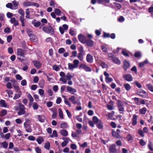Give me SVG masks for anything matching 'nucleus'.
<instances>
[{"instance_id": "nucleus-1", "label": "nucleus", "mask_w": 153, "mask_h": 153, "mask_svg": "<svg viewBox=\"0 0 153 153\" xmlns=\"http://www.w3.org/2000/svg\"><path fill=\"white\" fill-rule=\"evenodd\" d=\"M30 120L27 119L25 120V122L24 124L26 131L28 132H31L32 131V129L30 125Z\"/></svg>"}, {"instance_id": "nucleus-2", "label": "nucleus", "mask_w": 153, "mask_h": 153, "mask_svg": "<svg viewBox=\"0 0 153 153\" xmlns=\"http://www.w3.org/2000/svg\"><path fill=\"white\" fill-rule=\"evenodd\" d=\"M42 29L46 33H51V34H53L54 33L53 29L51 26L43 27Z\"/></svg>"}, {"instance_id": "nucleus-3", "label": "nucleus", "mask_w": 153, "mask_h": 153, "mask_svg": "<svg viewBox=\"0 0 153 153\" xmlns=\"http://www.w3.org/2000/svg\"><path fill=\"white\" fill-rule=\"evenodd\" d=\"M117 107L120 114H123L124 111V105L122 104V101L120 100H117Z\"/></svg>"}, {"instance_id": "nucleus-4", "label": "nucleus", "mask_w": 153, "mask_h": 153, "mask_svg": "<svg viewBox=\"0 0 153 153\" xmlns=\"http://www.w3.org/2000/svg\"><path fill=\"white\" fill-rule=\"evenodd\" d=\"M65 79L64 77H62L60 78V81L64 83H66L67 80H71V79L73 77V76L71 75L70 73H68L65 76Z\"/></svg>"}, {"instance_id": "nucleus-5", "label": "nucleus", "mask_w": 153, "mask_h": 153, "mask_svg": "<svg viewBox=\"0 0 153 153\" xmlns=\"http://www.w3.org/2000/svg\"><path fill=\"white\" fill-rule=\"evenodd\" d=\"M137 94L143 98H148V95L147 93L144 90H141L137 91Z\"/></svg>"}, {"instance_id": "nucleus-6", "label": "nucleus", "mask_w": 153, "mask_h": 153, "mask_svg": "<svg viewBox=\"0 0 153 153\" xmlns=\"http://www.w3.org/2000/svg\"><path fill=\"white\" fill-rule=\"evenodd\" d=\"M19 111L18 112V114L19 115H21L24 114L25 113V108L24 105L19 103Z\"/></svg>"}, {"instance_id": "nucleus-7", "label": "nucleus", "mask_w": 153, "mask_h": 153, "mask_svg": "<svg viewBox=\"0 0 153 153\" xmlns=\"http://www.w3.org/2000/svg\"><path fill=\"white\" fill-rule=\"evenodd\" d=\"M116 145L115 144L111 145L109 147V150L110 153H116L117 152V150L116 148Z\"/></svg>"}, {"instance_id": "nucleus-8", "label": "nucleus", "mask_w": 153, "mask_h": 153, "mask_svg": "<svg viewBox=\"0 0 153 153\" xmlns=\"http://www.w3.org/2000/svg\"><path fill=\"white\" fill-rule=\"evenodd\" d=\"M123 78L125 80L128 82H131L133 80V77L130 74H126L123 75Z\"/></svg>"}, {"instance_id": "nucleus-9", "label": "nucleus", "mask_w": 153, "mask_h": 153, "mask_svg": "<svg viewBox=\"0 0 153 153\" xmlns=\"http://www.w3.org/2000/svg\"><path fill=\"white\" fill-rule=\"evenodd\" d=\"M79 68H82L84 69L85 71L87 72H90L91 71V69L88 66L85 64H81L80 65Z\"/></svg>"}, {"instance_id": "nucleus-10", "label": "nucleus", "mask_w": 153, "mask_h": 153, "mask_svg": "<svg viewBox=\"0 0 153 153\" xmlns=\"http://www.w3.org/2000/svg\"><path fill=\"white\" fill-rule=\"evenodd\" d=\"M62 27H59V30L60 33L62 34H63L65 30H66L68 28V26L66 24H64L62 25Z\"/></svg>"}, {"instance_id": "nucleus-11", "label": "nucleus", "mask_w": 153, "mask_h": 153, "mask_svg": "<svg viewBox=\"0 0 153 153\" xmlns=\"http://www.w3.org/2000/svg\"><path fill=\"white\" fill-rule=\"evenodd\" d=\"M17 54L18 56H21L25 57L24 51L21 48H18L17 49Z\"/></svg>"}, {"instance_id": "nucleus-12", "label": "nucleus", "mask_w": 153, "mask_h": 153, "mask_svg": "<svg viewBox=\"0 0 153 153\" xmlns=\"http://www.w3.org/2000/svg\"><path fill=\"white\" fill-rule=\"evenodd\" d=\"M67 89L68 92L72 94H74L76 92V90L73 88L71 87L67 86Z\"/></svg>"}, {"instance_id": "nucleus-13", "label": "nucleus", "mask_w": 153, "mask_h": 153, "mask_svg": "<svg viewBox=\"0 0 153 153\" xmlns=\"http://www.w3.org/2000/svg\"><path fill=\"white\" fill-rule=\"evenodd\" d=\"M130 64L129 62L126 61L125 60L123 62V68L125 71H126L127 69L129 67Z\"/></svg>"}, {"instance_id": "nucleus-14", "label": "nucleus", "mask_w": 153, "mask_h": 153, "mask_svg": "<svg viewBox=\"0 0 153 153\" xmlns=\"http://www.w3.org/2000/svg\"><path fill=\"white\" fill-rule=\"evenodd\" d=\"M137 115L136 114H134L132 118L131 119V121L132 122V124L133 126H135L137 124Z\"/></svg>"}, {"instance_id": "nucleus-15", "label": "nucleus", "mask_w": 153, "mask_h": 153, "mask_svg": "<svg viewBox=\"0 0 153 153\" xmlns=\"http://www.w3.org/2000/svg\"><path fill=\"white\" fill-rule=\"evenodd\" d=\"M78 38L79 40L82 43H84L86 41V39L85 37L81 34H80L78 35Z\"/></svg>"}, {"instance_id": "nucleus-16", "label": "nucleus", "mask_w": 153, "mask_h": 153, "mask_svg": "<svg viewBox=\"0 0 153 153\" xmlns=\"http://www.w3.org/2000/svg\"><path fill=\"white\" fill-rule=\"evenodd\" d=\"M86 60L87 62L90 63H91L93 62V56L91 55L88 54L86 56Z\"/></svg>"}, {"instance_id": "nucleus-17", "label": "nucleus", "mask_w": 153, "mask_h": 153, "mask_svg": "<svg viewBox=\"0 0 153 153\" xmlns=\"http://www.w3.org/2000/svg\"><path fill=\"white\" fill-rule=\"evenodd\" d=\"M13 4L12 8L13 10H16L18 8L19 2L15 0H14L12 2Z\"/></svg>"}, {"instance_id": "nucleus-18", "label": "nucleus", "mask_w": 153, "mask_h": 153, "mask_svg": "<svg viewBox=\"0 0 153 153\" xmlns=\"http://www.w3.org/2000/svg\"><path fill=\"white\" fill-rule=\"evenodd\" d=\"M112 60L113 62L117 65H119L121 64L120 61L116 57L113 58Z\"/></svg>"}, {"instance_id": "nucleus-19", "label": "nucleus", "mask_w": 153, "mask_h": 153, "mask_svg": "<svg viewBox=\"0 0 153 153\" xmlns=\"http://www.w3.org/2000/svg\"><path fill=\"white\" fill-rule=\"evenodd\" d=\"M110 38L112 39H114L116 37L115 34L112 33L111 35L109 33H106V38Z\"/></svg>"}, {"instance_id": "nucleus-20", "label": "nucleus", "mask_w": 153, "mask_h": 153, "mask_svg": "<svg viewBox=\"0 0 153 153\" xmlns=\"http://www.w3.org/2000/svg\"><path fill=\"white\" fill-rule=\"evenodd\" d=\"M109 74L106 72V82L107 83H110L111 82L113 79L111 78H110L109 77Z\"/></svg>"}, {"instance_id": "nucleus-21", "label": "nucleus", "mask_w": 153, "mask_h": 153, "mask_svg": "<svg viewBox=\"0 0 153 153\" xmlns=\"http://www.w3.org/2000/svg\"><path fill=\"white\" fill-rule=\"evenodd\" d=\"M38 120L41 122L44 123L45 120V117L43 115H38Z\"/></svg>"}, {"instance_id": "nucleus-22", "label": "nucleus", "mask_w": 153, "mask_h": 153, "mask_svg": "<svg viewBox=\"0 0 153 153\" xmlns=\"http://www.w3.org/2000/svg\"><path fill=\"white\" fill-rule=\"evenodd\" d=\"M34 66L37 68H39L41 66V64L37 61H35L33 62Z\"/></svg>"}, {"instance_id": "nucleus-23", "label": "nucleus", "mask_w": 153, "mask_h": 153, "mask_svg": "<svg viewBox=\"0 0 153 153\" xmlns=\"http://www.w3.org/2000/svg\"><path fill=\"white\" fill-rule=\"evenodd\" d=\"M85 43H86L87 45L89 47H92L93 45V42L90 39L87 40H86Z\"/></svg>"}, {"instance_id": "nucleus-24", "label": "nucleus", "mask_w": 153, "mask_h": 153, "mask_svg": "<svg viewBox=\"0 0 153 153\" xmlns=\"http://www.w3.org/2000/svg\"><path fill=\"white\" fill-rule=\"evenodd\" d=\"M148 63L147 60H145L143 62H140L139 64V65L140 68L143 67L145 64H147Z\"/></svg>"}, {"instance_id": "nucleus-25", "label": "nucleus", "mask_w": 153, "mask_h": 153, "mask_svg": "<svg viewBox=\"0 0 153 153\" xmlns=\"http://www.w3.org/2000/svg\"><path fill=\"white\" fill-rule=\"evenodd\" d=\"M61 134L64 137H66L68 135L67 131L65 129H62L60 132Z\"/></svg>"}, {"instance_id": "nucleus-26", "label": "nucleus", "mask_w": 153, "mask_h": 153, "mask_svg": "<svg viewBox=\"0 0 153 153\" xmlns=\"http://www.w3.org/2000/svg\"><path fill=\"white\" fill-rule=\"evenodd\" d=\"M147 111V109L146 107H143L139 110V111L140 114L144 115Z\"/></svg>"}, {"instance_id": "nucleus-27", "label": "nucleus", "mask_w": 153, "mask_h": 153, "mask_svg": "<svg viewBox=\"0 0 153 153\" xmlns=\"http://www.w3.org/2000/svg\"><path fill=\"white\" fill-rule=\"evenodd\" d=\"M75 97L74 96H72L71 97L69 98V100L71 102L74 104H76L77 103V101L75 100Z\"/></svg>"}, {"instance_id": "nucleus-28", "label": "nucleus", "mask_w": 153, "mask_h": 153, "mask_svg": "<svg viewBox=\"0 0 153 153\" xmlns=\"http://www.w3.org/2000/svg\"><path fill=\"white\" fill-rule=\"evenodd\" d=\"M112 136L116 138H119L120 137V135L118 134V133H116V132L115 131H112Z\"/></svg>"}, {"instance_id": "nucleus-29", "label": "nucleus", "mask_w": 153, "mask_h": 153, "mask_svg": "<svg viewBox=\"0 0 153 153\" xmlns=\"http://www.w3.org/2000/svg\"><path fill=\"white\" fill-rule=\"evenodd\" d=\"M92 120L93 122L95 124H97L100 121L95 116H94L93 117Z\"/></svg>"}, {"instance_id": "nucleus-30", "label": "nucleus", "mask_w": 153, "mask_h": 153, "mask_svg": "<svg viewBox=\"0 0 153 153\" xmlns=\"http://www.w3.org/2000/svg\"><path fill=\"white\" fill-rule=\"evenodd\" d=\"M124 86L127 91H129L131 88L129 84L128 83L125 84L124 85Z\"/></svg>"}, {"instance_id": "nucleus-31", "label": "nucleus", "mask_w": 153, "mask_h": 153, "mask_svg": "<svg viewBox=\"0 0 153 153\" xmlns=\"http://www.w3.org/2000/svg\"><path fill=\"white\" fill-rule=\"evenodd\" d=\"M73 64L75 66V68H77L78 67V65L79 63V61L76 59H74L73 61Z\"/></svg>"}, {"instance_id": "nucleus-32", "label": "nucleus", "mask_w": 153, "mask_h": 153, "mask_svg": "<svg viewBox=\"0 0 153 153\" xmlns=\"http://www.w3.org/2000/svg\"><path fill=\"white\" fill-rule=\"evenodd\" d=\"M77 58L80 61H82L83 59V53H79L78 54Z\"/></svg>"}, {"instance_id": "nucleus-33", "label": "nucleus", "mask_w": 153, "mask_h": 153, "mask_svg": "<svg viewBox=\"0 0 153 153\" xmlns=\"http://www.w3.org/2000/svg\"><path fill=\"white\" fill-rule=\"evenodd\" d=\"M36 20H34L33 21H32V24L34 25V26L36 27H37L40 26L41 24V23L40 22H35Z\"/></svg>"}, {"instance_id": "nucleus-34", "label": "nucleus", "mask_w": 153, "mask_h": 153, "mask_svg": "<svg viewBox=\"0 0 153 153\" xmlns=\"http://www.w3.org/2000/svg\"><path fill=\"white\" fill-rule=\"evenodd\" d=\"M148 89L151 91L153 92V86L150 84H147L146 85Z\"/></svg>"}, {"instance_id": "nucleus-35", "label": "nucleus", "mask_w": 153, "mask_h": 153, "mask_svg": "<svg viewBox=\"0 0 153 153\" xmlns=\"http://www.w3.org/2000/svg\"><path fill=\"white\" fill-rule=\"evenodd\" d=\"M13 87L16 92L17 93H21L20 88L18 85H13Z\"/></svg>"}, {"instance_id": "nucleus-36", "label": "nucleus", "mask_w": 153, "mask_h": 153, "mask_svg": "<svg viewBox=\"0 0 153 153\" xmlns=\"http://www.w3.org/2000/svg\"><path fill=\"white\" fill-rule=\"evenodd\" d=\"M43 141V138L41 137H39V138L36 139V141L39 144H41Z\"/></svg>"}, {"instance_id": "nucleus-37", "label": "nucleus", "mask_w": 153, "mask_h": 153, "mask_svg": "<svg viewBox=\"0 0 153 153\" xmlns=\"http://www.w3.org/2000/svg\"><path fill=\"white\" fill-rule=\"evenodd\" d=\"M68 69L70 70H73L74 68H75L74 66L71 63H68Z\"/></svg>"}, {"instance_id": "nucleus-38", "label": "nucleus", "mask_w": 153, "mask_h": 153, "mask_svg": "<svg viewBox=\"0 0 153 153\" xmlns=\"http://www.w3.org/2000/svg\"><path fill=\"white\" fill-rule=\"evenodd\" d=\"M22 93L21 92L19 93H16L15 94V96L13 98V100H16L18 98H19L20 97Z\"/></svg>"}, {"instance_id": "nucleus-39", "label": "nucleus", "mask_w": 153, "mask_h": 153, "mask_svg": "<svg viewBox=\"0 0 153 153\" xmlns=\"http://www.w3.org/2000/svg\"><path fill=\"white\" fill-rule=\"evenodd\" d=\"M61 128H66L68 127V125L66 123H62L60 125Z\"/></svg>"}, {"instance_id": "nucleus-40", "label": "nucleus", "mask_w": 153, "mask_h": 153, "mask_svg": "<svg viewBox=\"0 0 153 153\" xmlns=\"http://www.w3.org/2000/svg\"><path fill=\"white\" fill-rule=\"evenodd\" d=\"M7 114V111L6 110L4 109L2 110L1 111L0 114V116L3 117L6 115Z\"/></svg>"}, {"instance_id": "nucleus-41", "label": "nucleus", "mask_w": 153, "mask_h": 153, "mask_svg": "<svg viewBox=\"0 0 153 153\" xmlns=\"http://www.w3.org/2000/svg\"><path fill=\"white\" fill-rule=\"evenodd\" d=\"M59 115L61 119H63V114L61 109L60 108L58 110Z\"/></svg>"}, {"instance_id": "nucleus-42", "label": "nucleus", "mask_w": 153, "mask_h": 153, "mask_svg": "<svg viewBox=\"0 0 153 153\" xmlns=\"http://www.w3.org/2000/svg\"><path fill=\"white\" fill-rule=\"evenodd\" d=\"M45 84L44 80H40L39 82V85L40 87L41 88H43Z\"/></svg>"}, {"instance_id": "nucleus-43", "label": "nucleus", "mask_w": 153, "mask_h": 153, "mask_svg": "<svg viewBox=\"0 0 153 153\" xmlns=\"http://www.w3.org/2000/svg\"><path fill=\"white\" fill-rule=\"evenodd\" d=\"M114 111H111V113H108L107 116L109 118L111 119L112 117H113V115L114 114Z\"/></svg>"}, {"instance_id": "nucleus-44", "label": "nucleus", "mask_w": 153, "mask_h": 153, "mask_svg": "<svg viewBox=\"0 0 153 153\" xmlns=\"http://www.w3.org/2000/svg\"><path fill=\"white\" fill-rule=\"evenodd\" d=\"M96 124L97 128L99 129L102 128L103 127L102 123L101 121H100L99 122Z\"/></svg>"}, {"instance_id": "nucleus-45", "label": "nucleus", "mask_w": 153, "mask_h": 153, "mask_svg": "<svg viewBox=\"0 0 153 153\" xmlns=\"http://www.w3.org/2000/svg\"><path fill=\"white\" fill-rule=\"evenodd\" d=\"M57 131L54 130L53 131L52 134L50 135V137H51L52 138L54 137H57Z\"/></svg>"}, {"instance_id": "nucleus-46", "label": "nucleus", "mask_w": 153, "mask_h": 153, "mask_svg": "<svg viewBox=\"0 0 153 153\" xmlns=\"http://www.w3.org/2000/svg\"><path fill=\"white\" fill-rule=\"evenodd\" d=\"M33 107L34 110H36L38 109L39 106L36 103L34 102L33 103Z\"/></svg>"}, {"instance_id": "nucleus-47", "label": "nucleus", "mask_w": 153, "mask_h": 153, "mask_svg": "<svg viewBox=\"0 0 153 153\" xmlns=\"http://www.w3.org/2000/svg\"><path fill=\"white\" fill-rule=\"evenodd\" d=\"M18 13L21 15V16H25V12L22 9H20L18 10Z\"/></svg>"}, {"instance_id": "nucleus-48", "label": "nucleus", "mask_w": 153, "mask_h": 153, "mask_svg": "<svg viewBox=\"0 0 153 153\" xmlns=\"http://www.w3.org/2000/svg\"><path fill=\"white\" fill-rule=\"evenodd\" d=\"M26 32L29 37H31L33 36L32 32L29 29H27Z\"/></svg>"}, {"instance_id": "nucleus-49", "label": "nucleus", "mask_w": 153, "mask_h": 153, "mask_svg": "<svg viewBox=\"0 0 153 153\" xmlns=\"http://www.w3.org/2000/svg\"><path fill=\"white\" fill-rule=\"evenodd\" d=\"M0 103L2 106L3 107H6L7 105L5 103V100H0Z\"/></svg>"}, {"instance_id": "nucleus-50", "label": "nucleus", "mask_w": 153, "mask_h": 153, "mask_svg": "<svg viewBox=\"0 0 153 153\" xmlns=\"http://www.w3.org/2000/svg\"><path fill=\"white\" fill-rule=\"evenodd\" d=\"M152 143L151 141L149 142V144L148 145V147L149 149L151 151H153V148L152 147Z\"/></svg>"}, {"instance_id": "nucleus-51", "label": "nucleus", "mask_w": 153, "mask_h": 153, "mask_svg": "<svg viewBox=\"0 0 153 153\" xmlns=\"http://www.w3.org/2000/svg\"><path fill=\"white\" fill-rule=\"evenodd\" d=\"M54 11L55 13L58 16L61 13V10L58 8H55Z\"/></svg>"}, {"instance_id": "nucleus-52", "label": "nucleus", "mask_w": 153, "mask_h": 153, "mask_svg": "<svg viewBox=\"0 0 153 153\" xmlns=\"http://www.w3.org/2000/svg\"><path fill=\"white\" fill-rule=\"evenodd\" d=\"M126 138L128 141L132 140H133V137L130 134H128Z\"/></svg>"}, {"instance_id": "nucleus-53", "label": "nucleus", "mask_w": 153, "mask_h": 153, "mask_svg": "<svg viewBox=\"0 0 153 153\" xmlns=\"http://www.w3.org/2000/svg\"><path fill=\"white\" fill-rule=\"evenodd\" d=\"M1 144L4 148L6 149L8 147V144L6 141H4Z\"/></svg>"}, {"instance_id": "nucleus-54", "label": "nucleus", "mask_w": 153, "mask_h": 153, "mask_svg": "<svg viewBox=\"0 0 153 153\" xmlns=\"http://www.w3.org/2000/svg\"><path fill=\"white\" fill-rule=\"evenodd\" d=\"M13 4L12 3H9L6 4V6L7 8L13 10L12 8Z\"/></svg>"}, {"instance_id": "nucleus-55", "label": "nucleus", "mask_w": 153, "mask_h": 153, "mask_svg": "<svg viewBox=\"0 0 153 153\" xmlns=\"http://www.w3.org/2000/svg\"><path fill=\"white\" fill-rule=\"evenodd\" d=\"M148 12L151 14V16L153 17V15L152 13H153V7H149L148 9Z\"/></svg>"}, {"instance_id": "nucleus-56", "label": "nucleus", "mask_w": 153, "mask_h": 153, "mask_svg": "<svg viewBox=\"0 0 153 153\" xmlns=\"http://www.w3.org/2000/svg\"><path fill=\"white\" fill-rule=\"evenodd\" d=\"M50 146V143L49 142H47L45 144L44 147L47 150H49Z\"/></svg>"}, {"instance_id": "nucleus-57", "label": "nucleus", "mask_w": 153, "mask_h": 153, "mask_svg": "<svg viewBox=\"0 0 153 153\" xmlns=\"http://www.w3.org/2000/svg\"><path fill=\"white\" fill-rule=\"evenodd\" d=\"M134 56L136 58H138L139 57H140L141 56V54L140 53V52H136L134 54Z\"/></svg>"}, {"instance_id": "nucleus-58", "label": "nucleus", "mask_w": 153, "mask_h": 153, "mask_svg": "<svg viewBox=\"0 0 153 153\" xmlns=\"http://www.w3.org/2000/svg\"><path fill=\"white\" fill-rule=\"evenodd\" d=\"M64 102L66 105H68L69 107H71V104L68 100V99L66 98H65L64 99Z\"/></svg>"}, {"instance_id": "nucleus-59", "label": "nucleus", "mask_w": 153, "mask_h": 153, "mask_svg": "<svg viewBox=\"0 0 153 153\" xmlns=\"http://www.w3.org/2000/svg\"><path fill=\"white\" fill-rule=\"evenodd\" d=\"M27 96L28 99H29L30 101L32 102L33 101V99L31 94L30 93H28L27 94Z\"/></svg>"}, {"instance_id": "nucleus-60", "label": "nucleus", "mask_w": 153, "mask_h": 153, "mask_svg": "<svg viewBox=\"0 0 153 153\" xmlns=\"http://www.w3.org/2000/svg\"><path fill=\"white\" fill-rule=\"evenodd\" d=\"M140 140L139 143L141 146H144L146 145V143L143 139H141Z\"/></svg>"}, {"instance_id": "nucleus-61", "label": "nucleus", "mask_w": 153, "mask_h": 153, "mask_svg": "<svg viewBox=\"0 0 153 153\" xmlns=\"http://www.w3.org/2000/svg\"><path fill=\"white\" fill-rule=\"evenodd\" d=\"M144 132L142 130L139 129L138 130V133L142 137H143L144 136V134H143Z\"/></svg>"}, {"instance_id": "nucleus-62", "label": "nucleus", "mask_w": 153, "mask_h": 153, "mask_svg": "<svg viewBox=\"0 0 153 153\" xmlns=\"http://www.w3.org/2000/svg\"><path fill=\"white\" fill-rule=\"evenodd\" d=\"M53 70H54L56 71H57L60 69V68H59V67H58V66L55 65H54L53 66Z\"/></svg>"}, {"instance_id": "nucleus-63", "label": "nucleus", "mask_w": 153, "mask_h": 153, "mask_svg": "<svg viewBox=\"0 0 153 153\" xmlns=\"http://www.w3.org/2000/svg\"><path fill=\"white\" fill-rule=\"evenodd\" d=\"M99 63L102 68H105V64L104 62L101 61H100Z\"/></svg>"}, {"instance_id": "nucleus-64", "label": "nucleus", "mask_w": 153, "mask_h": 153, "mask_svg": "<svg viewBox=\"0 0 153 153\" xmlns=\"http://www.w3.org/2000/svg\"><path fill=\"white\" fill-rule=\"evenodd\" d=\"M78 51L79 53H84V51L83 50V47L82 46H80L78 48Z\"/></svg>"}]
</instances>
